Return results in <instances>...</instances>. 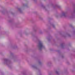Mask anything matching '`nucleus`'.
Masks as SVG:
<instances>
[{"mask_svg":"<svg viewBox=\"0 0 75 75\" xmlns=\"http://www.w3.org/2000/svg\"><path fill=\"white\" fill-rule=\"evenodd\" d=\"M40 45V48H42V47H43V45H42V44L41 42H40L39 43Z\"/></svg>","mask_w":75,"mask_h":75,"instance_id":"nucleus-1","label":"nucleus"}]
</instances>
